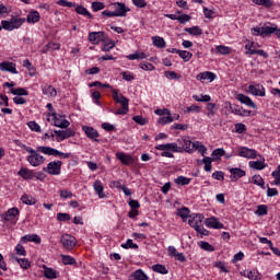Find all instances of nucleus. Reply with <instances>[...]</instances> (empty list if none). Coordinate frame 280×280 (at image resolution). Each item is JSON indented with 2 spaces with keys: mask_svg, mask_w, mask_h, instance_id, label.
<instances>
[{
  "mask_svg": "<svg viewBox=\"0 0 280 280\" xmlns=\"http://www.w3.org/2000/svg\"><path fill=\"white\" fill-rule=\"evenodd\" d=\"M215 78H218L215 73L209 72V71L200 72L199 74L196 75V80H199V82H202L205 80H209L210 82H213Z\"/></svg>",
  "mask_w": 280,
  "mask_h": 280,
  "instance_id": "19",
  "label": "nucleus"
},
{
  "mask_svg": "<svg viewBox=\"0 0 280 280\" xmlns=\"http://www.w3.org/2000/svg\"><path fill=\"white\" fill-rule=\"evenodd\" d=\"M27 23H38L40 21V13L38 11H31L26 18Z\"/></svg>",
  "mask_w": 280,
  "mask_h": 280,
  "instance_id": "32",
  "label": "nucleus"
},
{
  "mask_svg": "<svg viewBox=\"0 0 280 280\" xmlns=\"http://www.w3.org/2000/svg\"><path fill=\"white\" fill-rule=\"evenodd\" d=\"M247 278H249L250 280H261L262 276L257 270H250L247 272Z\"/></svg>",
  "mask_w": 280,
  "mask_h": 280,
  "instance_id": "53",
  "label": "nucleus"
},
{
  "mask_svg": "<svg viewBox=\"0 0 280 280\" xmlns=\"http://www.w3.org/2000/svg\"><path fill=\"white\" fill-rule=\"evenodd\" d=\"M152 270L153 272H158L159 275H167L168 272L167 268L164 265H160V264L153 265Z\"/></svg>",
  "mask_w": 280,
  "mask_h": 280,
  "instance_id": "46",
  "label": "nucleus"
},
{
  "mask_svg": "<svg viewBox=\"0 0 280 280\" xmlns=\"http://www.w3.org/2000/svg\"><path fill=\"white\" fill-rule=\"evenodd\" d=\"M57 5H60L61 8H75L77 14L93 19V14H91V12H89L86 8H84L83 5H77L75 2H69L68 0H58Z\"/></svg>",
  "mask_w": 280,
  "mask_h": 280,
  "instance_id": "5",
  "label": "nucleus"
},
{
  "mask_svg": "<svg viewBox=\"0 0 280 280\" xmlns=\"http://www.w3.org/2000/svg\"><path fill=\"white\" fill-rule=\"evenodd\" d=\"M44 277L46 279H58V273L56 272V270L44 266Z\"/></svg>",
  "mask_w": 280,
  "mask_h": 280,
  "instance_id": "35",
  "label": "nucleus"
},
{
  "mask_svg": "<svg viewBox=\"0 0 280 280\" xmlns=\"http://www.w3.org/2000/svg\"><path fill=\"white\" fill-rule=\"evenodd\" d=\"M63 266H77L78 261L71 255H61Z\"/></svg>",
  "mask_w": 280,
  "mask_h": 280,
  "instance_id": "31",
  "label": "nucleus"
},
{
  "mask_svg": "<svg viewBox=\"0 0 280 280\" xmlns=\"http://www.w3.org/2000/svg\"><path fill=\"white\" fill-rule=\"evenodd\" d=\"M165 150L175 153L180 152V149H178V144H176V142L166 143Z\"/></svg>",
  "mask_w": 280,
  "mask_h": 280,
  "instance_id": "58",
  "label": "nucleus"
},
{
  "mask_svg": "<svg viewBox=\"0 0 280 280\" xmlns=\"http://www.w3.org/2000/svg\"><path fill=\"white\" fill-rule=\"evenodd\" d=\"M43 94L48 95V97H56L58 95V92L56 91V88L52 85H45L43 89Z\"/></svg>",
  "mask_w": 280,
  "mask_h": 280,
  "instance_id": "33",
  "label": "nucleus"
},
{
  "mask_svg": "<svg viewBox=\"0 0 280 280\" xmlns=\"http://www.w3.org/2000/svg\"><path fill=\"white\" fill-rule=\"evenodd\" d=\"M237 156H241L242 159H257V150L249 149L248 147H240Z\"/></svg>",
  "mask_w": 280,
  "mask_h": 280,
  "instance_id": "11",
  "label": "nucleus"
},
{
  "mask_svg": "<svg viewBox=\"0 0 280 280\" xmlns=\"http://www.w3.org/2000/svg\"><path fill=\"white\" fill-rule=\"evenodd\" d=\"M104 8H106V4H104V2H100V1L92 2L93 12H100V10H104Z\"/></svg>",
  "mask_w": 280,
  "mask_h": 280,
  "instance_id": "59",
  "label": "nucleus"
},
{
  "mask_svg": "<svg viewBox=\"0 0 280 280\" xmlns=\"http://www.w3.org/2000/svg\"><path fill=\"white\" fill-rule=\"evenodd\" d=\"M226 154V151L223 148H219L212 151L211 153V160L212 161H220V159H222V156H224Z\"/></svg>",
  "mask_w": 280,
  "mask_h": 280,
  "instance_id": "30",
  "label": "nucleus"
},
{
  "mask_svg": "<svg viewBox=\"0 0 280 280\" xmlns=\"http://www.w3.org/2000/svg\"><path fill=\"white\" fill-rule=\"evenodd\" d=\"M256 215H268V206L259 205L257 206V210L255 211Z\"/></svg>",
  "mask_w": 280,
  "mask_h": 280,
  "instance_id": "50",
  "label": "nucleus"
},
{
  "mask_svg": "<svg viewBox=\"0 0 280 280\" xmlns=\"http://www.w3.org/2000/svg\"><path fill=\"white\" fill-rule=\"evenodd\" d=\"M94 191L96 195H98V198H106V195L104 194V185L102 184V180L96 179L93 184Z\"/></svg>",
  "mask_w": 280,
  "mask_h": 280,
  "instance_id": "23",
  "label": "nucleus"
},
{
  "mask_svg": "<svg viewBox=\"0 0 280 280\" xmlns=\"http://www.w3.org/2000/svg\"><path fill=\"white\" fill-rule=\"evenodd\" d=\"M9 93H11V95H16L18 97L30 95V92L25 88L10 89Z\"/></svg>",
  "mask_w": 280,
  "mask_h": 280,
  "instance_id": "28",
  "label": "nucleus"
},
{
  "mask_svg": "<svg viewBox=\"0 0 280 280\" xmlns=\"http://www.w3.org/2000/svg\"><path fill=\"white\" fill-rule=\"evenodd\" d=\"M201 162H202L203 165H205V166H203L205 172H211V170H212L211 163H213L214 161L211 160L210 156H205V158L201 160Z\"/></svg>",
  "mask_w": 280,
  "mask_h": 280,
  "instance_id": "48",
  "label": "nucleus"
},
{
  "mask_svg": "<svg viewBox=\"0 0 280 280\" xmlns=\"http://www.w3.org/2000/svg\"><path fill=\"white\" fill-rule=\"evenodd\" d=\"M82 130L86 135L88 139L96 141V143H100V139H97L100 137V132L95 128L83 126Z\"/></svg>",
  "mask_w": 280,
  "mask_h": 280,
  "instance_id": "13",
  "label": "nucleus"
},
{
  "mask_svg": "<svg viewBox=\"0 0 280 280\" xmlns=\"http://www.w3.org/2000/svg\"><path fill=\"white\" fill-rule=\"evenodd\" d=\"M189 213H190V211H189V208H187V207H184V208H182V209L178 211L179 218H183L184 220H185L186 218H190V217H191V215H189Z\"/></svg>",
  "mask_w": 280,
  "mask_h": 280,
  "instance_id": "64",
  "label": "nucleus"
},
{
  "mask_svg": "<svg viewBox=\"0 0 280 280\" xmlns=\"http://www.w3.org/2000/svg\"><path fill=\"white\" fill-rule=\"evenodd\" d=\"M277 26H262L261 27V36H270L271 34H277Z\"/></svg>",
  "mask_w": 280,
  "mask_h": 280,
  "instance_id": "37",
  "label": "nucleus"
},
{
  "mask_svg": "<svg viewBox=\"0 0 280 280\" xmlns=\"http://www.w3.org/2000/svg\"><path fill=\"white\" fill-rule=\"evenodd\" d=\"M245 56H255V51H257V44L255 42H248L245 45Z\"/></svg>",
  "mask_w": 280,
  "mask_h": 280,
  "instance_id": "29",
  "label": "nucleus"
},
{
  "mask_svg": "<svg viewBox=\"0 0 280 280\" xmlns=\"http://www.w3.org/2000/svg\"><path fill=\"white\" fill-rule=\"evenodd\" d=\"M206 225L209 229H224V224L222 222H220L217 218L207 220Z\"/></svg>",
  "mask_w": 280,
  "mask_h": 280,
  "instance_id": "26",
  "label": "nucleus"
},
{
  "mask_svg": "<svg viewBox=\"0 0 280 280\" xmlns=\"http://www.w3.org/2000/svg\"><path fill=\"white\" fill-rule=\"evenodd\" d=\"M10 22L13 26V28L19 30L24 23H25V18H19L16 15H11Z\"/></svg>",
  "mask_w": 280,
  "mask_h": 280,
  "instance_id": "27",
  "label": "nucleus"
},
{
  "mask_svg": "<svg viewBox=\"0 0 280 280\" xmlns=\"http://www.w3.org/2000/svg\"><path fill=\"white\" fill-rule=\"evenodd\" d=\"M174 183H175V185L185 186V185H189L191 183V178L180 175L174 179Z\"/></svg>",
  "mask_w": 280,
  "mask_h": 280,
  "instance_id": "43",
  "label": "nucleus"
},
{
  "mask_svg": "<svg viewBox=\"0 0 280 280\" xmlns=\"http://www.w3.org/2000/svg\"><path fill=\"white\" fill-rule=\"evenodd\" d=\"M62 170V161H52L47 164L46 167L43 168V172L49 174L50 176H59Z\"/></svg>",
  "mask_w": 280,
  "mask_h": 280,
  "instance_id": "7",
  "label": "nucleus"
},
{
  "mask_svg": "<svg viewBox=\"0 0 280 280\" xmlns=\"http://www.w3.org/2000/svg\"><path fill=\"white\" fill-rule=\"evenodd\" d=\"M37 152H42L46 156H56L58 149L51 147H37Z\"/></svg>",
  "mask_w": 280,
  "mask_h": 280,
  "instance_id": "24",
  "label": "nucleus"
},
{
  "mask_svg": "<svg viewBox=\"0 0 280 280\" xmlns=\"http://www.w3.org/2000/svg\"><path fill=\"white\" fill-rule=\"evenodd\" d=\"M247 93H249V95H255L256 97H266V88L259 83L249 84Z\"/></svg>",
  "mask_w": 280,
  "mask_h": 280,
  "instance_id": "9",
  "label": "nucleus"
},
{
  "mask_svg": "<svg viewBox=\"0 0 280 280\" xmlns=\"http://www.w3.org/2000/svg\"><path fill=\"white\" fill-rule=\"evenodd\" d=\"M139 67L142 69V71H154V65L150 62L142 61L140 62Z\"/></svg>",
  "mask_w": 280,
  "mask_h": 280,
  "instance_id": "60",
  "label": "nucleus"
},
{
  "mask_svg": "<svg viewBox=\"0 0 280 280\" xmlns=\"http://www.w3.org/2000/svg\"><path fill=\"white\" fill-rule=\"evenodd\" d=\"M165 78H167V80H180V74L174 72V71H166L165 72Z\"/></svg>",
  "mask_w": 280,
  "mask_h": 280,
  "instance_id": "61",
  "label": "nucleus"
},
{
  "mask_svg": "<svg viewBox=\"0 0 280 280\" xmlns=\"http://www.w3.org/2000/svg\"><path fill=\"white\" fill-rule=\"evenodd\" d=\"M231 176V180L232 183H235L237 180H240V178H244V176H246V171L238 168V167H230L228 168Z\"/></svg>",
  "mask_w": 280,
  "mask_h": 280,
  "instance_id": "12",
  "label": "nucleus"
},
{
  "mask_svg": "<svg viewBox=\"0 0 280 280\" xmlns=\"http://www.w3.org/2000/svg\"><path fill=\"white\" fill-rule=\"evenodd\" d=\"M190 150H197L199 154H201V156H205V154H207V147H205L203 143L200 141L191 142Z\"/></svg>",
  "mask_w": 280,
  "mask_h": 280,
  "instance_id": "22",
  "label": "nucleus"
},
{
  "mask_svg": "<svg viewBox=\"0 0 280 280\" xmlns=\"http://www.w3.org/2000/svg\"><path fill=\"white\" fill-rule=\"evenodd\" d=\"M199 246L202 250H207V253H213L215 250V247L209 242L201 241Z\"/></svg>",
  "mask_w": 280,
  "mask_h": 280,
  "instance_id": "49",
  "label": "nucleus"
},
{
  "mask_svg": "<svg viewBox=\"0 0 280 280\" xmlns=\"http://www.w3.org/2000/svg\"><path fill=\"white\" fill-rule=\"evenodd\" d=\"M1 25L2 30H5L7 32H13V30H15L10 20H2Z\"/></svg>",
  "mask_w": 280,
  "mask_h": 280,
  "instance_id": "55",
  "label": "nucleus"
},
{
  "mask_svg": "<svg viewBox=\"0 0 280 280\" xmlns=\"http://www.w3.org/2000/svg\"><path fill=\"white\" fill-rule=\"evenodd\" d=\"M54 135L56 136L57 143H60L67 139L65 130H54Z\"/></svg>",
  "mask_w": 280,
  "mask_h": 280,
  "instance_id": "51",
  "label": "nucleus"
},
{
  "mask_svg": "<svg viewBox=\"0 0 280 280\" xmlns=\"http://www.w3.org/2000/svg\"><path fill=\"white\" fill-rule=\"evenodd\" d=\"M20 148H23V150H25V152H28L30 155L26 156V161L27 163H30V165H32V167H40V165H43V163H45L46 159L45 156L40 155V153H38V149L34 150L32 147H27L26 144H19Z\"/></svg>",
  "mask_w": 280,
  "mask_h": 280,
  "instance_id": "1",
  "label": "nucleus"
},
{
  "mask_svg": "<svg viewBox=\"0 0 280 280\" xmlns=\"http://www.w3.org/2000/svg\"><path fill=\"white\" fill-rule=\"evenodd\" d=\"M232 113L234 115H240V117H250V115H255L253 110L244 109V107H240V106L233 107Z\"/></svg>",
  "mask_w": 280,
  "mask_h": 280,
  "instance_id": "20",
  "label": "nucleus"
},
{
  "mask_svg": "<svg viewBox=\"0 0 280 280\" xmlns=\"http://www.w3.org/2000/svg\"><path fill=\"white\" fill-rule=\"evenodd\" d=\"M60 242L66 250H73L74 246H78V240H75V236L70 234H63Z\"/></svg>",
  "mask_w": 280,
  "mask_h": 280,
  "instance_id": "8",
  "label": "nucleus"
},
{
  "mask_svg": "<svg viewBox=\"0 0 280 280\" xmlns=\"http://www.w3.org/2000/svg\"><path fill=\"white\" fill-rule=\"evenodd\" d=\"M18 176H21L24 180H32V178L35 177V173L30 168L21 167L18 172Z\"/></svg>",
  "mask_w": 280,
  "mask_h": 280,
  "instance_id": "17",
  "label": "nucleus"
},
{
  "mask_svg": "<svg viewBox=\"0 0 280 280\" xmlns=\"http://www.w3.org/2000/svg\"><path fill=\"white\" fill-rule=\"evenodd\" d=\"M112 5L114 8L115 16L124 18L127 16L128 12H130V8H128L124 2H114Z\"/></svg>",
  "mask_w": 280,
  "mask_h": 280,
  "instance_id": "10",
  "label": "nucleus"
},
{
  "mask_svg": "<svg viewBox=\"0 0 280 280\" xmlns=\"http://www.w3.org/2000/svg\"><path fill=\"white\" fill-rule=\"evenodd\" d=\"M112 97L116 104H120L121 108H118L114 112V115H128L129 110V104L130 100L128 97L124 96L122 94H119V90L112 89Z\"/></svg>",
  "mask_w": 280,
  "mask_h": 280,
  "instance_id": "2",
  "label": "nucleus"
},
{
  "mask_svg": "<svg viewBox=\"0 0 280 280\" xmlns=\"http://www.w3.org/2000/svg\"><path fill=\"white\" fill-rule=\"evenodd\" d=\"M16 261L23 270H27L32 266L27 258H18Z\"/></svg>",
  "mask_w": 280,
  "mask_h": 280,
  "instance_id": "54",
  "label": "nucleus"
},
{
  "mask_svg": "<svg viewBox=\"0 0 280 280\" xmlns=\"http://www.w3.org/2000/svg\"><path fill=\"white\" fill-rule=\"evenodd\" d=\"M48 117H52L54 126H56V128H60L62 119H60V117H58V114L56 112L48 114Z\"/></svg>",
  "mask_w": 280,
  "mask_h": 280,
  "instance_id": "57",
  "label": "nucleus"
},
{
  "mask_svg": "<svg viewBox=\"0 0 280 280\" xmlns=\"http://www.w3.org/2000/svg\"><path fill=\"white\" fill-rule=\"evenodd\" d=\"M121 248H125V250H128V248H132L133 250L139 249V245L137 243L132 242V238H128L125 244H121Z\"/></svg>",
  "mask_w": 280,
  "mask_h": 280,
  "instance_id": "47",
  "label": "nucleus"
},
{
  "mask_svg": "<svg viewBox=\"0 0 280 280\" xmlns=\"http://www.w3.org/2000/svg\"><path fill=\"white\" fill-rule=\"evenodd\" d=\"M178 56L184 60V62H189L191 58H194V54L187 50H179Z\"/></svg>",
  "mask_w": 280,
  "mask_h": 280,
  "instance_id": "44",
  "label": "nucleus"
},
{
  "mask_svg": "<svg viewBox=\"0 0 280 280\" xmlns=\"http://www.w3.org/2000/svg\"><path fill=\"white\" fill-rule=\"evenodd\" d=\"M266 159L262 158V161H249L248 165L252 170H266L268 167V164H265Z\"/></svg>",
  "mask_w": 280,
  "mask_h": 280,
  "instance_id": "25",
  "label": "nucleus"
},
{
  "mask_svg": "<svg viewBox=\"0 0 280 280\" xmlns=\"http://www.w3.org/2000/svg\"><path fill=\"white\" fill-rule=\"evenodd\" d=\"M184 32H187L190 36H202V28L200 26L186 27Z\"/></svg>",
  "mask_w": 280,
  "mask_h": 280,
  "instance_id": "34",
  "label": "nucleus"
},
{
  "mask_svg": "<svg viewBox=\"0 0 280 280\" xmlns=\"http://www.w3.org/2000/svg\"><path fill=\"white\" fill-rule=\"evenodd\" d=\"M21 242H23V244H27V242H34V244H40L42 238L38 236V234H27L21 237Z\"/></svg>",
  "mask_w": 280,
  "mask_h": 280,
  "instance_id": "21",
  "label": "nucleus"
},
{
  "mask_svg": "<svg viewBox=\"0 0 280 280\" xmlns=\"http://www.w3.org/2000/svg\"><path fill=\"white\" fill-rule=\"evenodd\" d=\"M116 158L118 159V161H120V163H122V165H133L135 164V158H132V155L130 154H126L124 152H118L116 154Z\"/></svg>",
  "mask_w": 280,
  "mask_h": 280,
  "instance_id": "16",
  "label": "nucleus"
},
{
  "mask_svg": "<svg viewBox=\"0 0 280 280\" xmlns=\"http://www.w3.org/2000/svg\"><path fill=\"white\" fill-rule=\"evenodd\" d=\"M104 38V32H91L88 36V39L92 43V45H98V43Z\"/></svg>",
  "mask_w": 280,
  "mask_h": 280,
  "instance_id": "18",
  "label": "nucleus"
},
{
  "mask_svg": "<svg viewBox=\"0 0 280 280\" xmlns=\"http://www.w3.org/2000/svg\"><path fill=\"white\" fill-rule=\"evenodd\" d=\"M252 180L254 185H257V187L266 189V183L264 182V177H261V175H254L252 177Z\"/></svg>",
  "mask_w": 280,
  "mask_h": 280,
  "instance_id": "41",
  "label": "nucleus"
},
{
  "mask_svg": "<svg viewBox=\"0 0 280 280\" xmlns=\"http://www.w3.org/2000/svg\"><path fill=\"white\" fill-rule=\"evenodd\" d=\"M21 201L23 205H28L30 207H32V205H36V198L27 194L22 195Z\"/></svg>",
  "mask_w": 280,
  "mask_h": 280,
  "instance_id": "38",
  "label": "nucleus"
},
{
  "mask_svg": "<svg viewBox=\"0 0 280 280\" xmlns=\"http://www.w3.org/2000/svg\"><path fill=\"white\" fill-rule=\"evenodd\" d=\"M133 121L139 124V126H145L148 124V120L141 115L133 116Z\"/></svg>",
  "mask_w": 280,
  "mask_h": 280,
  "instance_id": "63",
  "label": "nucleus"
},
{
  "mask_svg": "<svg viewBox=\"0 0 280 280\" xmlns=\"http://www.w3.org/2000/svg\"><path fill=\"white\" fill-rule=\"evenodd\" d=\"M20 215L21 210H19L16 207H13L4 213L0 214V221L2 222L3 226H14L16 222H19Z\"/></svg>",
  "mask_w": 280,
  "mask_h": 280,
  "instance_id": "3",
  "label": "nucleus"
},
{
  "mask_svg": "<svg viewBox=\"0 0 280 280\" xmlns=\"http://www.w3.org/2000/svg\"><path fill=\"white\" fill-rule=\"evenodd\" d=\"M256 5H264V8H272L275 2L272 0H254Z\"/></svg>",
  "mask_w": 280,
  "mask_h": 280,
  "instance_id": "52",
  "label": "nucleus"
},
{
  "mask_svg": "<svg viewBox=\"0 0 280 280\" xmlns=\"http://www.w3.org/2000/svg\"><path fill=\"white\" fill-rule=\"evenodd\" d=\"M217 54H220L221 56H229L233 51V49L229 46L219 45L215 47Z\"/></svg>",
  "mask_w": 280,
  "mask_h": 280,
  "instance_id": "40",
  "label": "nucleus"
},
{
  "mask_svg": "<svg viewBox=\"0 0 280 280\" xmlns=\"http://www.w3.org/2000/svg\"><path fill=\"white\" fill-rule=\"evenodd\" d=\"M272 178L275 180L272 182V185H276V187L280 186V165L271 173Z\"/></svg>",
  "mask_w": 280,
  "mask_h": 280,
  "instance_id": "45",
  "label": "nucleus"
},
{
  "mask_svg": "<svg viewBox=\"0 0 280 280\" xmlns=\"http://www.w3.org/2000/svg\"><path fill=\"white\" fill-rule=\"evenodd\" d=\"M236 100L237 102H240L241 104H244L248 108H257V104L253 102V98H250L249 96H246V94H237Z\"/></svg>",
  "mask_w": 280,
  "mask_h": 280,
  "instance_id": "14",
  "label": "nucleus"
},
{
  "mask_svg": "<svg viewBox=\"0 0 280 280\" xmlns=\"http://www.w3.org/2000/svg\"><path fill=\"white\" fill-rule=\"evenodd\" d=\"M0 71H8L14 75L19 74V70H16V63L10 61L0 62Z\"/></svg>",
  "mask_w": 280,
  "mask_h": 280,
  "instance_id": "15",
  "label": "nucleus"
},
{
  "mask_svg": "<svg viewBox=\"0 0 280 280\" xmlns=\"http://www.w3.org/2000/svg\"><path fill=\"white\" fill-rule=\"evenodd\" d=\"M154 47H158L159 49L165 48V39L161 36H154L152 37Z\"/></svg>",
  "mask_w": 280,
  "mask_h": 280,
  "instance_id": "42",
  "label": "nucleus"
},
{
  "mask_svg": "<svg viewBox=\"0 0 280 280\" xmlns=\"http://www.w3.org/2000/svg\"><path fill=\"white\" fill-rule=\"evenodd\" d=\"M175 145H177L178 154H183V152H187V154H194V149H191V140L188 137H180L176 140Z\"/></svg>",
  "mask_w": 280,
  "mask_h": 280,
  "instance_id": "6",
  "label": "nucleus"
},
{
  "mask_svg": "<svg viewBox=\"0 0 280 280\" xmlns=\"http://www.w3.org/2000/svg\"><path fill=\"white\" fill-rule=\"evenodd\" d=\"M23 67H24L25 69H27L28 75H30L31 78H34V75H36V68H34V65H32V63L30 62V59H25V60L23 61Z\"/></svg>",
  "mask_w": 280,
  "mask_h": 280,
  "instance_id": "36",
  "label": "nucleus"
},
{
  "mask_svg": "<svg viewBox=\"0 0 280 280\" xmlns=\"http://www.w3.org/2000/svg\"><path fill=\"white\" fill-rule=\"evenodd\" d=\"M131 279L133 280H148V275H145L144 271H142V269H137L132 275H131Z\"/></svg>",
  "mask_w": 280,
  "mask_h": 280,
  "instance_id": "39",
  "label": "nucleus"
},
{
  "mask_svg": "<svg viewBox=\"0 0 280 280\" xmlns=\"http://www.w3.org/2000/svg\"><path fill=\"white\" fill-rule=\"evenodd\" d=\"M27 126L33 132H40V125H38L36 121H28Z\"/></svg>",
  "mask_w": 280,
  "mask_h": 280,
  "instance_id": "62",
  "label": "nucleus"
},
{
  "mask_svg": "<svg viewBox=\"0 0 280 280\" xmlns=\"http://www.w3.org/2000/svg\"><path fill=\"white\" fill-rule=\"evenodd\" d=\"M57 220L58 222H69L71 220L70 213L59 212L57 213Z\"/></svg>",
  "mask_w": 280,
  "mask_h": 280,
  "instance_id": "56",
  "label": "nucleus"
},
{
  "mask_svg": "<svg viewBox=\"0 0 280 280\" xmlns=\"http://www.w3.org/2000/svg\"><path fill=\"white\" fill-rule=\"evenodd\" d=\"M202 220H205V215L194 213L190 215L188 220V224L189 226H191V229H195V231H197L199 235L208 236L209 230L202 226Z\"/></svg>",
  "mask_w": 280,
  "mask_h": 280,
  "instance_id": "4",
  "label": "nucleus"
}]
</instances>
